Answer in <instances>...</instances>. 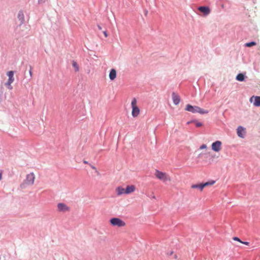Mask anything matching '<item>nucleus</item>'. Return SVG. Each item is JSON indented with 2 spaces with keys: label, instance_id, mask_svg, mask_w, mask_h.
<instances>
[{
  "label": "nucleus",
  "instance_id": "f257e3e1",
  "mask_svg": "<svg viewBox=\"0 0 260 260\" xmlns=\"http://www.w3.org/2000/svg\"><path fill=\"white\" fill-rule=\"evenodd\" d=\"M186 111H190L192 113H200V114H207L208 111L204 110L199 106H192L191 105H187L185 107Z\"/></svg>",
  "mask_w": 260,
  "mask_h": 260
},
{
  "label": "nucleus",
  "instance_id": "f03ea898",
  "mask_svg": "<svg viewBox=\"0 0 260 260\" xmlns=\"http://www.w3.org/2000/svg\"><path fill=\"white\" fill-rule=\"evenodd\" d=\"M155 177L159 180H162L163 182H166V181H171V177L166 173H163L161 171L156 170L155 174Z\"/></svg>",
  "mask_w": 260,
  "mask_h": 260
},
{
  "label": "nucleus",
  "instance_id": "7ed1b4c3",
  "mask_svg": "<svg viewBox=\"0 0 260 260\" xmlns=\"http://www.w3.org/2000/svg\"><path fill=\"white\" fill-rule=\"evenodd\" d=\"M132 115L134 117H138L140 113V109L139 108L137 105V100L136 98L133 99L132 100Z\"/></svg>",
  "mask_w": 260,
  "mask_h": 260
},
{
  "label": "nucleus",
  "instance_id": "20e7f679",
  "mask_svg": "<svg viewBox=\"0 0 260 260\" xmlns=\"http://www.w3.org/2000/svg\"><path fill=\"white\" fill-rule=\"evenodd\" d=\"M109 223L112 225L117 226V227H123V226L126 225V222L118 217L111 218L109 220Z\"/></svg>",
  "mask_w": 260,
  "mask_h": 260
},
{
  "label": "nucleus",
  "instance_id": "39448f33",
  "mask_svg": "<svg viewBox=\"0 0 260 260\" xmlns=\"http://www.w3.org/2000/svg\"><path fill=\"white\" fill-rule=\"evenodd\" d=\"M14 74V72L13 71H8V72H7V75L9 77V78L7 82H6V83H5V85H6V86L9 89H12V88H13L12 84L15 80Z\"/></svg>",
  "mask_w": 260,
  "mask_h": 260
},
{
  "label": "nucleus",
  "instance_id": "423d86ee",
  "mask_svg": "<svg viewBox=\"0 0 260 260\" xmlns=\"http://www.w3.org/2000/svg\"><path fill=\"white\" fill-rule=\"evenodd\" d=\"M214 181H212V182H207L206 183H203V184H198L197 185H191L192 188H198L201 191L203 190V188L205 187V186H209V185H212V184H214Z\"/></svg>",
  "mask_w": 260,
  "mask_h": 260
},
{
  "label": "nucleus",
  "instance_id": "0eeeda50",
  "mask_svg": "<svg viewBox=\"0 0 260 260\" xmlns=\"http://www.w3.org/2000/svg\"><path fill=\"white\" fill-rule=\"evenodd\" d=\"M211 148L215 152H219L222 149V142L220 141L213 142L211 145Z\"/></svg>",
  "mask_w": 260,
  "mask_h": 260
},
{
  "label": "nucleus",
  "instance_id": "6e6552de",
  "mask_svg": "<svg viewBox=\"0 0 260 260\" xmlns=\"http://www.w3.org/2000/svg\"><path fill=\"white\" fill-rule=\"evenodd\" d=\"M57 208L59 212H68V211H70V207L64 203H59L57 205Z\"/></svg>",
  "mask_w": 260,
  "mask_h": 260
},
{
  "label": "nucleus",
  "instance_id": "1a4fd4ad",
  "mask_svg": "<svg viewBox=\"0 0 260 260\" xmlns=\"http://www.w3.org/2000/svg\"><path fill=\"white\" fill-rule=\"evenodd\" d=\"M35 180V175L34 173H31L28 174L25 180V183H26V184H33L34 183V181Z\"/></svg>",
  "mask_w": 260,
  "mask_h": 260
},
{
  "label": "nucleus",
  "instance_id": "9d476101",
  "mask_svg": "<svg viewBox=\"0 0 260 260\" xmlns=\"http://www.w3.org/2000/svg\"><path fill=\"white\" fill-rule=\"evenodd\" d=\"M250 102H253L255 106H260V96H253L250 99Z\"/></svg>",
  "mask_w": 260,
  "mask_h": 260
},
{
  "label": "nucleus",
  "instance_id": "9b49d317",
  "mask_svg": "<svg viewBox=\"0 0 260 260\" xmlns=\"http://www.w3.org/2000/svg\"><path fill=\"white\" fill-rule=\"evenodd\" d=\"M198 10L202 13H204L205 15H208L211 12V10L209 7H199Z\"/></svg>",
  "mask_w": 260,
  "mask_h": 260
},
{
  "label": "nucleus",
  "instance_id": "f8f14e48",
  "mask_svg": "<svg viewBox=\"0 0 260 260\" xmlns=\"http://www.w3.org/2000/svg\"><path fill=\"white\" fill-rule=\"evenodd\" d=\"M117 76V71L115 69H111L109 72V77L111 80H114Z\"/></svg>",
  "mask_w": 260,
  "mask_h": 260
},
{
  "label": "nucleus",
  "instance_id": "ddd939ff",
  "mask_svg": "<svg viewBox=\"0 0 260 260\" xmlns=\"http://www.w3.org/2000/svg\"><path fill=\"white\" fill-rule=\"evenodd\" d=\"M136 187L135 185H127L125 188V193L128 194L135 191Z\"/></svg>",
  "mask_w": 260,
  "mask_h": 260
},
{
  "label": "nucleus",
  "instance_id": "4468645a",
  "mask_svg": "<svg viewBox=\"0 0 260 260\" xmlns=\"http://www.w3.org/2000/svg\"><path fill=\"white\" fill-rule=\"evenodd\" d=\"M117 195L120 196L122 195V194L126 193V188H122L121 186L117 187L115 189Z\"/></svg>",
  "mask_w": 260,
  "mask_h": 260
},
{
  "label": "nucleus",
  "instance_id": "2eb2a0df",
  "mask_svg": "<svg viewBox=\"0 0 260 260\" xmlns=\"http://www.w3.org/2000/svg\"><path fill=\"white\" fill-rule=\"evenodd\" d=\"M245 129L242 126H239L237 128V135L240 137H244Z\"/></svg>",
  "mask_w": 260,
  "mask_h": 260
},
{
  "label": "nucleus",
  "instance_id": "dca6fc26",
  "mask_svg": "<svg viewBox=\"0 0 260 260\" xmlns=\"http://www.w3.org/2000/svg\"><path fill=\"white\" fill-rule=\"evenodd\" d=\"M172 100L175 105H178L180 101L179 95H177L175 92H173L172 94Z\"/></svg>",
  "mask_w": 260,
  "mask_h": 260
},
{
  "label": "nucleus",
  "instance_id": "f3484780",
  "mask_svg": "<svg viewBox=\"0 0 260 260\" xmlns=\"http://www.w3.org/2000/svg\"><path fill=\"white\" fill-rule=\"evenodd\" d=\"M236 79L238 81H243L245 79L244 75L243 74H239L236 76Z\"/></svg>",
  "mask_w": 260,
  "mask_h": 260
},
{
  "label": "nucleus",
  "instance_id": "a211bd4d",
  "mask_svg": "<svg viewBox=\"0 0 260 260\" xmlns=\"http://www.w3.org/2000/svg\"><path fill=\"white\" fill-rule=\"evenodd\" d=\"M72 66L74 68L75 71L76 72H78L79 70V66L77 64L76 61H75V60H73L72 61Z\"/></svg>",
  "mask_w": 260,
  "mask_h": 260
},
{
  "label": "nucleus",
  "instance_id": "6ab92c4d",
  "mask_svg": "<svg viewBox=\"0 0 260 260\" xmlns=\"http://www.w3.org/2000/svg\"><path fill=\"white\" fill-rule=\"evenodd\" d=\"M256 43L255 42H247L245 44L246 47H252V46L256 45Z\"/></svg>",
  "mask_w": 260,
  "mask_h": 260
},
{
  "label": "nucleus",
  "instance_id": "aec40b11",
  "mask_svg": "<svg viewBox=\"0 0 260 260\" xmlns=\"http://www.w3.org/2000/svg\"><path fill=\"white\" fill-rule=\"evenodd\" d=\"M194 123L197 127H200V126H202L203 125L202 123L199 122V121H194Z\"/></svg>",
  "mask_w": 260,
  "mask_h": 260
},
{
  "label": "nucleus",
  "instance_id": "412c9836",
  "mask_svg": "<svg viewBox=\"0 0 260 260\" xmlns=\"http://www.w3.org/2000/svg\"><path fill=\"white\" fill-rule=\"evenodd\" d=\"M207 147V146L206 145V144H202V145L200 146V149H206Z\"/></svg>",
  "mask_w": 260,
  "mask_h": 260
},
{
  "label": "nucleus",
  "instance_id": "4be33fe9",
  "mask_svg": "<svg viewBox=\"0 0 260 260\" xmlns=\"http://www.w3.org/2000/svg\"><path fill=\"white\" fill-rule=\"evenodd\" d=\"M233 239L235 240V241H239V242H241L242 243V241L240 240V239H239V238L238 237H234L233 238Z\"/></svg>",
  "mask_w": 260,
  "mask_h": 260
},
{
  "label": "nucleus",
  "instance_id": "5701e85b",
  "mask_svg": "<svg viewBox=\"0 0 260 260\" xmlns=\"http://www.w3.org/2000/svg\"><path fill=\"white\" fill-rule=\"evenodd\" d=\"M3 178V173L2 171H0V180Z\"/></svg>",
  "mask_w": 260,
  "mask_h": 260
},
{
  "label": "nucleus",
  "instance_id": "b1692460",
  "mask_svg": "<svg viewBox=\"0 0 260 260\" xmlns=\"http://www.w3.org/2000/svg\"><path fill=\"white\" fill-rule=\"evenodd\" d=\"M242 243L246 244V245H249V242H242Z\"/></svg>",
  "mask_w": 260,
  "mask_h": 260
},
{
  "label": "nucleus",
  "instance_id": "393cba45",
  "mask_svg": "<svg viewBox=\"0 0 260 260\" xmlns=\"http://www.w3.org/2000/svg\"><path fill=\"white\" fill-rule=\"evenodd\" d=\"M103 34H104L105 37H107L108 35L106 31H104Z\"/></svg>",
  "mask_w": 260,
  "mask_h": 260
},
{
  "label": "nucleus",
  "instance_id": "a878e982",
  "mask_svg": "<svg viewBox=\"0 0 260 260\" xmlns=\"http://www.w3.org/2000/svg\"><path fill=\"white\" fill-rule=\"evenodd\" d=\"M32 73L31 70H30V71H29V75H30V76H32Z\"/></svg>",
  "mask_w": 260,
  "mask_h": 260
},
{
  "label": "nucleus",
  "instance_id": "bb28decb",
  "mask_svg": "<svg viewBox=\"0 0 260 260\" xmlns=\"http://www.w3.org/2000/svg\"><path fill=\"white\" fill-rule=\"evenodd\" d=\"M98 28L99 29H100V30H101V29H102V27H101V26H100V25H98Z\"/></svg>",
  "mask_w": 260,
  "mask_h": 260
},
{
  "label": "nucleus",
  "instance_id": "cd10ccee",
  "mask_svg": "<svg viewBox=\"0 0 260 260\" xmlns=\"http://www.w3.org/2000/svg\"><path fill=\"white\" fill-rule=\"evenodd\" d=\"M43 0H39L38 2L40 4V3L42 2Z\"/></svg>",
  "mask_w": 260,
  "mask_h": 260
},
{
  "label": "nucleus",
  "instance_id": "c85d7f7f",
  "mask_svg": "<svg viewBox=\"0 0 260 260\" xmlns=\"http://www.w3.org/2000/svg\"><path fill=\"white\" fill-rule=\"evenodd\" d=\"M91 168H92L93 169H96V168L95 167H93V166H91Z\"/></svg>",
  "mask_w": 260,
  "mask_h": 260
},
{
  "label": "nucleus",
  "instance_id": "c756f323",
  "mask_svg": "<svg viewBox=\"0 0 260 260\" xmlns=\"http://www.w3.org/2000/svg\"><path fill=\"white\" fill-rule=\"evenodd\" d=\"M84 163H87V161H84Z\"/></svg>",
  "mask_w": 260,
  "mask_h": 260
}]
</instances>
